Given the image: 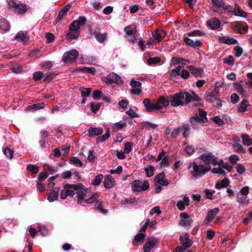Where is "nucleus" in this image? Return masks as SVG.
<instances>
[{"label":"nucleus","instance_id":"nucleus-1","mask_svg":"<svg viewBox=\"0 0 252 252\" xmlns=\"http://www.w3.org/2000/svg\"><path fill=\"white\" fill-rule=\"evenodd\" d=\"M89 189H86L81 184H69L63 186V189L61 191L60 198L65 199L68 196L73 197L75 194L77 195V203L81 204L84 197L88 196Z\"/></svg>","mask_w":252,"mask_h":252},{"label":"nucleus","instance_id":"nucleus-2","mask_svg":"<svg viewBox=\"0 0 252 252\" xmlns=\"http://www.w3.org/2000/svg\"><path fill=\"white\" fill-rule=\"evenodd\" d=\"M169 101L173 107L184 106L191 101H200V98L193 91L179 92L169 96Z\"/></svg>","mask_w":252,"mask_h":252},{"label":"nucleus","instance_id":"nucleus-3","mask_svg":"<svg viewBox=\"0 0 252 252\" xmlns=\"http://www.w3.org/2000/svg\"><path fill=\"white\" fill-rule=\"evenodd\" d=\"M87 19L85 16H80L78 19L73 21L69 28V32L66 35V39L68 41L76 39L80 33V29L81 26L84 25Z\"/></svg>","mask_w":252,"mask_h":252},{"label":"nucleus","instance_id":"nucleus-4","mask_svg":"<svg viewBox=\"0 0 252 252\" xmlns=\"http://www.w3.org/2000/svg\"><path fill=\"white\" fill-rule=\"evenodd\" d=\"M191 177L195 180L204 176L209 170L200 161H194L189 163L188 166Z\"/></svg>","mask_w":252,"mask_h":252},{"label":"nucleus","instance_id":"nucleus-5","mask_svg":"<svg viewBox=\"0 0 252 252\" xmlns=\"http://www.w3.org/2000/svg\"><path fill=\"white\" fill-rule=\"evenodd\" d=\"M199 161L205 166L208 170L211 169V165H217V158L211 152H206L199 157Z\"/></svg>","mask_w":252,"mask_h":252},{"label":"nucleus","instance_id":"nucleus-6","mask_svg":"<svg viewBox=\"0 0 252 252\" xmlns=\"http://www.w3.org/2000/svg\"><path fill=\"white\" fill-rule=\"evenodd\" d=\"M198 113L192 116L190 122L193 128H198V126L207 122V113L201 109H198Z\"/></svg>","mask_w":252,"mask_h":252},{"label":"nucleus","instance_id":"nucleus-7","mask_svg":"<svg viewBox=\"0 0 252 252\" xmlns=\"http://www.w3.org/2000/svg\"><path fill=\"white\" fill-rule=\"evenodd\" d=\"M183 66L178 65L175 68L172 69L169 73V75L172 78H178L180 76L183 79H187L190 76L188 70L183 69Z\"/></svg>","mask_w":252,"mask_h":252},{"label":"nucleus","instance_id":"nucleus-8","mask_svg":"<svg viewBox=\"0 0 252 252\" xmlns=\"http://www.w3.org/2000/svg\"><path fill=\"white\" fill-rule=\"evenodd\" d=\"M190 131V128L189 124L183 125L173 129L172 133V138H176L180 134H182L183 137L186 138L189 135Z\"/></svg>","mask_w":252,"mask_h":252},{"label":"nucleus","instance_id":"nucleus-9","mask_svg":"<svg viewBox=\"0 0 252 252\" xmlns=\"http://www.w3.org/2000/svg\"><path fill=\"white\" fill-rule=\"evenodd\" d=\"M10 8L16 13L22 15L27 10V6L26 4L17 2L14 0H9L8 2Z\"/></svg>","mask_w":252,"mask_h":252},{"label":"nucleus","instance_id":"nucleus-10","mask_svg":"<svg viewBox=\"0 0 252 252\" xmlns=\"http://www.w3.org/2000/svg\"><path fill=\"white\" fill-rule=\"evenodd\" d=\"M149 188V184L147 180L142 182L139 180H135L131 184V188L133 191H145Z\"/></svg>","mask_w":252,"mask_h":252},{"label":"nucleus","instance_id":"nucleus-11","mask_svg":"<svg viewBox=\"0 0 252 252\" xmlns=\"http://www.w3.org/2000/svg\"><path fill=\"white\" fill-rule=\"evenodd\" d=\"M124 32L126 34V38L130 42H134L136 38L134 35L136 32V28L134 25H130L124 29Z\"/></svg>","mask_w":252,"mask_h":252},{"label":"nucleus","instance_id":"nucleus-12","mask_svg":"<svg viewBox=\"0 0 252 252\" xmlns=\"http://www.w3.org/2000/svg\"><path fill=\"white\" fill-rule=\"evenodd\" d=\"M101 80L108 85L118 84L120 82H122L121 77L113 72L109 74L107 76L102 77Z\"/></svg>","mask_w":252,"mask_h":252},{"label":"nucleus","instance_id":"nucleus-13","mask_svg":"<svg viewBox=\"0 0 252 252\" xmlns=\"http://www.w3.org/2000/svg\"><path fill=\"white\" fill-rule=\"evenodd\" d=\"M79 53L75 49H72L65 52L63 56V60L65 63L73 62L78 56Z\"/></svg>","mask_w":252,"mask_h":252},{"label":"nucleus","instance_id":"nucleus-14","mask_svg":"<svg viewBox=\"0 0 252 252\" xmlns=\"http://www.w3.org/2000/svg\"><path fill=\"white\" fill-rule=\"evenodd\" d=\"M130 85L131 86V94L136 95H139L142 93L141 89V83L139 81H135L134 80H131L130 82Z\"/></svg>","mask_w":252,"mask_h":252},{"label":"nucleus","instance_id":"nucleus-15","mask_svg":"<svg viewBox=\"0 0 252 252\" xmlns=\"http://www.w3.org/2000/svg\"><path fill=\"white\" fill-rule=\"evenodd\" d=\"M158 244V240L154 237L148 238L143 247L144 252H150Z\"/></svg>","mask_w":252,"mask_h":252},{"label":"nucleus","instance_id":"nucleus-16","mask_svg":"<svg viewBox=\"0 0 252 252\" xmlns=\"http://www.w3.org/2000/svg\"><path fill=\"white\" fill-rule=\"evenodd\" d=\"M233 30L240 33H244L248 31V26L245 22H237L233 25Z\"/></svg>","mask_w":252,"mask_h":252},{"label":"nucleus","instance_id":"nucleus-17","mask_svg":"<svg viewBox=\"0 0 252 252\" xmlns=\"http://www.w3.org/2000/svg\"><path fill=\"white\" fill-rule=\"evenodd\" d=\"M180 221L179 224L182 226H190L192 222V219L186 212H183L180 214Z\"/></svg>","mask_w":252,"mask_h":252},{"label":"nucleus","instance_id":"nucleus-18","mask_svg":"<svg viewBox=\"0 0 252 252\" xmlns=\"http://www.w3.org/2000/svg\"><path fill=\"white\" fill-rule=\"evenodd\" d=\"M219 212V208H215L208 211L207 217L204 220V224L208 225V223L212 222L215 216Z\"/></svg>","mask_w":252,"mask_h":252},{"label":"nucleus","instance_id":"nucleus-19","mask_svg":"<svg viewBox=\"0 0 252 252\" xmlns=\"http://www.w3.org/2000/svg\"><path fill=\"white\" fill-rule=\"evenodd\" d=\"M155 183L165 187L168 186V182L165 179V175L164 173L161 172L158 174L154 179Z\"/></svg>","mask_w":252,"mask_h":252},{"label":"nucleus","instance_id":"nucleus-20","mask_svg":"<svg viewBox=\"0 0 252 252\" xmlns=\"http://www.w3.org/2000/svg\"><path fill=\"white\" fill-rule=\"evenodd\" d=\"M180 241L181 245L187 249L190 247L192 244V242L189 239L187 233H183L180 236Z\"/></svg>","mask_w":252,"mask_h":252},{"label":"nucleus","instance_id":"nucleus-21","mask_svg":"<svg viewBox=\"0 0 252 252\" xmlns=\"http://www.w3.org/2000/svg\"><path fill=\"white\" fill-rule=\"evenodd\" d=\"M170 103L169 96L166 99L164 97H160L158 100L156 102L157 109L159 110L162 108L168 107Z\"/></svg>","mask_w":252,"mask_h":252},{"label":"nucleus","instance_id":"nucleus-22","mask_svg":"<svg viewBox=\"0 0 252 252\" xmlns=\"http://www.w3.org/2000/svg\"><path fill=\"white\" fill-rule=\"evenodd\" d=\"M187 68L189 69L191 74L195 77H201L204 74L203 69L200 68H198L193 65L187 66Z\"/></svg>","mask_w":252,"mask_h":252},{"label":"nucleus","instance_id":"nucleus-23","mask_svg":"<svg viewBox=\"0 0 252 252\" xmlns=\"http://www.w3.org/2000/svg\"><path fill=\"white\" fill-rule=\"evenodd\" d=\"M189 204V199L187 195H184L183 200H179L177 202V207L180 211H183L185 209L186 206Z\"/></svg>","mask_w":252,"mask_h":252},{"label":"nucleus","instance_id":"nucleus-24","mask_svg":"<svg viewBox=\"0 0 252 252\" xmlns=\"http://www.w3.org/2000/svg\"><path fill=\"white\" fill-rule=\"evenodd\" d=\"M166 32L162 30H157L152 33L154 39L157 42H160L162 38L165 36Z\"/></svg>","mask_w":252,"mask_h":252},{"label":"nucleus","instance_id":"nucleus-25","mask_svg":"<svg viewBox=\"0 0 252 252\" xmlns=\"http://www.w3.org/2000/svg\"><path fill=\"white\" fill-rule=\"evenodd\" d=\"M143 103L147 111L149 112H151L158 110L157 109L156 102L152 103L150 101V100L149 99H145L143 101Z\"/></svg>","mask_w":252,"mask_h":252},{"label":"nucleus","instance_id":"nucleus-26","mask_svg":"<svg viewBox=\"0 0 252 252\" xmlns=\"http://www.w3.org/2000/svg\"><path fill=\"white\" fill-rule=\"evenodd\" d=\"M172 64L177 65L178 64H181L183 68L184 66L190 63V61L188 60H186L182 58L179 57H173L172 58L171 61Z\"/></svg>","mask_w":252,"mask_h":252},{"label":"nucleus","instance_id":"nucleus-27","mask_svg":"<svg viewBox=\"0 0 252 252\" xmlns=\"http://www.w3.org/2000/svg\"><path fill=\"white\" fill-rule=\"evenodd\" d=\"M90 191L89 190V193L88 194L89 195L87 197H84L83 198V201L88 204H92L94 203H96L98 200V194L97 193H94L90 197Z\"/></svg>","mask_w":252,"mask_h":252},{"label":"nucleus","instance_id":"nucleus-28","mask_svg":"<svg viewBox=\"0 0 252 252\" xmlns=\"http://www.w3.org/2000/svg\"><path fill=\"white\" fill-rule=\"evenodd\" d=\"M220 42L228 45H233L238 43V41L232 37L225 36H221L219 37Z\"/></svg>","mask_w":252,"mask_h":252},{"label":"nucleus","instance_id":"nucleus-29","mask_svg":"<svg viewBox=\"0 0 252 252\" xmlns=\"http://www.w3.org/2000/svg\"><path fill=\"white\" fill-rule=\"evenodd\" d=\"M90 33L91 35H94L95 38L99 43L104 42L107 36V34L106 32L103 33L98 32L95 34L92 29L90 30Z\"/></svg>","mask_w":252,"mask_h":252},{"label":"nucleus","instance_id":"nucleus-30","mask_svg":"<svg viewBox=\"0 0 252 252\" xmlns=\"http://www.w3.org/2000/svg\"><path fill=\"white\" fill-rule=\"evenodd\" d=\"M157 161H160V166L166 167L168 165V160L167 156H165V154L164 152L160 153L157 159Z\"/></svg>","mask_w":252,"mask_h":252},{"label":"nucleus","instance_id":"nucleus-31","mask_svg":"<svg viewBox=\"0 0 252 252\" xmlns=\"http://www.w3.org/2000/svg\"><path fill=\"white\" fill-rule=\"evenodd\" d=\"M88 132L89 136L91 137H93L102 134L103 133V129L101 127H90L88 129Z\"/></svg>","mask_w":252,"mask_h":252},{"label":"nucleus","instance_id":"nucleus-32","mask_svg":"<svg viewBox=\"0 0 252 252\" xmlns=\"http://www.w3.org/2000/svg\"><path fill=\"white\" fill-rule=\"evenodd\" d=\"M184 41L187 45L195 48L200 47L202 44L199 40H196L195 41H194L188 37L184 38Z\"/></svg>","mask_w":252,"mask_h":252},{"label":"nucleus","instance_id":"nucleus-33","mask_svg":"<svg viewBox=\"0 0 252 252\" xmlns=\"http://www.w3.org/2000/svg\"><path fill=\"white\" fill-rule=\"evenodd\" d=\"M114 185V179L112 177L108 175L105 177L104 180V186L107 189H111L113 187Z\"/></svg>","mask_w":252,"mask_h":252},{"label":"nucleus","instance_id":"nucleus-34","mask_svg":"<svg viewBox=\"0 0 252 252\" xmlns=\"http://www.w3.org/2000/svg\"><path fill=\"white\" fill-rule=\"evenodd\" d=\"M250 104L246 100H243L238 106V110L239 112L244 113L248 111Z\"/></svg>","mask_w":252,"mask_h":252},{"label":"nucleus","instance_id":"nucleus-35","mask_svg":"<svg viewBox=\"0 0 252 252\" xmlns=\"http://www.w3.org/2000/svg\"><path fill=\"white\" fill-rule=\"evenodd\" d=\"M59 190V188L56 187L53 188L52 192L48 196V200L49 202H52L58 199Z\"/></svg>","mask_w":252,"mask_h":252},{"label":"nucleus","instance_id":"nucleus-36","mask_svg":"<svg viewBox=\"0 0 252 252\" xmlns=\"http://www.w3.org/2000/svg\"><path fill=\"white\" fill-rule=\"evenodd\" d=\"M207 23L208 26H209L212 30L217 29L220 27V21L215 18L211 19L208 21Z\"/></svg>","mask_w":252,"mask_h":252},{"label":"nucleus","instance_id":"nucleus-37","mask_svg":"<svg viewBox=\"0 0 252 252\" xmlns=\"http://www.w3.org/2000/svg\"><path fill=\"white\" fill-rule=\"evenodd\" d=\"M10 28V23L4 19H0V29L4 32H7Z\"/></svg>","mask_w":252,"mask_h":252},{"label":"nucleus","instance_id":"nucleus-38","mask_svg":"<svg viewBox=\"0 0 252 252\" xmlns=\"http://www.w3.org/2000/svg\"><path fill=\"white\" fill-rule=\"evenodd\" d=\"M233 12L234 15L236 16H239L243 18H246L247 16V14L243 10L241 9L239 6L237 5H236L234 9Z\"/></svg>","mask_w":252,"mask_h":252},{"label":"nucleus","instance_id":"nucleus-39","mask_svg":"<svg viewBox=\"0 0 252 252\" xmlns=\"http://www.w3.org/2000/svg\"><path fill=\"white\" fill-rule=\"evenodd\" d=\"M229 184V180L227 178H224L222 180L218 182L215 185V187L218 189H221L226 188Z\"/></svg>","mask_w":252,"mask_h":252},{"label":"nucleus","instance_id":"nucleus-40","mask_svg":"<svg viewBox=\"0 0 252 252\" xmlns=\"http://www.w3.org/2000/svg\"><path fill=\"white\" fill-rule=\"evenodd\" d=\"M14 39L19 41L27 42L28 41V38L26 35L23 31L18 32L17 34L14 36Z\"/></svg>","mask_w":252,"mask_h":252},{"label":"nucleus","instance_id":"nucleus-41","mask_svg":"<svg viewBox=\"0 0 252 252\" xmlns=\"http://www.w3.org/2000/svg\"><path fill=\"white\" fill-rule=\"evenodd\" d=\"M242 142L244 145L250 146L252 145V139L247 134H243L241 136Z\"/></svg>","mask_w":252,"mask_h":252},{"label":"nucleus","instance_id":"nucleus-42","mask_svg":"<svg viewBox=\"0 0 252 252\" xmlns=\"http://www.w3.org/2000/svg\"><path fill=\"white\" fill-rule=\"evenodd\" d=\"M211 1L214 4L215 11H217L223 6L224 2L223 0H211Z\"/></svg>","mask_w":252,"mask_h":252},{"label":"nucleus","instance_id":"nucleus-43","mask_svg":"<svg viewBox=\"0 0 252 252\" xmlns=\"http://www.w3.org/2000/svg\"><path fill=\"white\" fill-rule=\"evenodd\" d=\"M110 136V130L109 128H108L107 129V131L105 134L104 135H101L99 137H98L96 140L97 143H102L105 141L106 139H107L108 138H109Z\"/></svg>","mask_w":252,"mask_h":252},{"label":"nucleus","instance_id":"nucleus-44","mask_svg":"<svg viewBox=\"0 0 252 252\" xmlns=\"http://www.w3.org/2000/svg\"><path fill=\"white\" fill-rule=\"evenodd\" d=\"M45 106V103L43 102L42 103H38L36 104H34L32 105L29 106L27 107L28 109H32L33 111H35L37 110H39L42 109Z\"/></svg>","mask_w":252,"mask_h":252},{"label":"nucleus","instance_id":"nucleus-45","mask_svg":"<svg viewBox=\"0 0 252 252\" xmlns=\"http://www.w3.org/2000/svg\"><path fill=\"white\" fill-rule=\"evenodd\" d=\"M144 170L147 177H151L155 173L154 167L151 165H148L144 168Z\"/></svg>","mask_w":252,"mask_h":252},{"label":"nucleus","instance_id":"nucleus-46","mask_svg":"<svg viewBox=\"0 0 252 252\" xmlns=\"http://www.w3.org/2000/svg\"><path fill=\"white\" fill-rule=\"evenodd\" d=\"M234 87L237 92H238L242 96H244L245 95V91L243 86L240 83H235L234 84Z\"/></svg>","mask_w":252,"mask_h":252},{"label":"nucleus","instance_id":"nucleus-47","mask_svg":"<svg viewBox=\"0 0 252 252\" xmlns=\"http://www.w3.org/2000/svg\"><path fill=\"white\" fill-rule=\"evenodd\" d=\"M85 157L87 158V160L89 161L93 162L96 158L94 152L92 151H87L85 152Z\"/></svg>","mask_w":252,"mask_h":252},{"label":"nucleus","instance_id":"nucleus-48","mask_svg":"<svg viewBox=\"0 0 252 252\" xmlns=\"http://www.w3.org/2000/svg\"><path fill=\"white\" fill-rule=\"evenodd\" d=\"M103 178V176L102 174H98L95 176V178L92 180V185L94 186H98L100 184Z\"/></svg>","mask_w":252,"mask_h":252},{"label":"nucleus","instance_id":"nucleus-49","mask_svg":"<svg viewBox=\"0 0 252 252\" xmlns=\"http://www.w3.org/2000/svg\"><path fill=\"white\" fill-rule=\"evenodd\" d=\"M160 61V58L158 57L150 58L147 60V63L149 65L156 64Z\"/></svg>","mask_w":252,"mask_h":252},{"label":"nucleus","instance_id":"nucleus-50","mask_svg":"<svg viewBox=\"0 0 252 252\" xmlns=\"http://www.w3.org/2000/svg\"><path fill=\"white\" fill-rule=\"evenodd\" d=\"M126 125V123L125 122H124L122 121H120L114 124V126L113 127V128L114 130L117 131L122 129V128L125 126Z\"/></svg>","mask_w":252,"mask_h":252},{"label":"nucleus","instance_id":"nucleus-51","mask_svg":"<svg viewBox=\"0 0 252 252\" xmlns=\"http://www.w3.org/2000/svg\"><path fill=\"white\" fill-rule=\"evenodd\" d=\"M236 199L240 204H248L249 202L247 196H240L239 194L237 195Z\"/></svg>","mask_w":252,"mask_h":252},{"label":"nucleus","instance_id":"nucleus-52","mask_svg":"<svg viewBox=\"0 0 252 252\" xmlns=\"http://www.w3.org/2000/svg\"><path fill=\"white\" fill-rule=\"evenodd\" d=\"M96 208L101 213L106 214L107 211L103 208L102 202L98 200L96 203Z\"/></svg>","mask_w":252,"mask_h":252},{"label":"nucleus","instance_id":"nucleus-53","mask_svg":"<svg viewBox=\"0 0 252 252\" xmlns=\"http://www.w3.org/2000/svg\"><path fill=\"white\" fill-rule=\"evenodd\" d=\"M81 71L83 72H87L93 75L96 72L95 68L94 67H83L81 69Z\"/></svg>","mask_w":252,"mask_h":252},{"label":"nucleus","instance_id":"nucleus-54","mask_svg":"<svg viewBox=\"0 0 252 252\" xmlns=\"http://www.w3.org/2000/svg\"><path fill=\"white\" fill-rule=\"evenodd\" d=\"M233 148L235 152L239 153H244L245 150L242 146L238 143H236L233 145Z\"/></svg>","mask_w":252,"mask_h":252},{"label":"nucleus","instance_id":"nucleus-55","mask_svg":"<svg viewBox=\"0 0 252 252\" xmlns=\"http://www.w3.org/2000/svg\"><path fill=\"white\" fill-rule=\"evenodd\" d=\"M80 91L82 97H87L90 94L91 90L90 88H81Z\"/></svg>","mask_w":252,"mask_h":252},{"label":"nucleus","instance_id":"nucleus-56","mask_svg":"<svg viewBox=\"0 0 252 252\" xmlns=\"http://www.w3.org/2000/svg\"><path fill=\"white\" fill-rule=\"evenodd\" d=\"M3 153L4 155L9 158L10 159L12 158L13 157V152L11 151L9 148L5 147L3 151Z\"/></svg>","mask_w":252,"mask_h":252},{"label":"nucleus","instance_id":"nucleus-57","mask_svg":"<svg viewBox=\"0 0 252 252\" xmlns=\"http://www.w3.org/2000/svg\"><path fill=\"white\" fill-rule=\"evenodd\" d=\"M27 168L32 173H37L39 171L38 167L36 165L30 164L28 166Z\"/></svg>","mask_w":252,"mask_h":252},{"label":"nucleus","instance_id":"nucleus-58","mask_svg":"<svg viewBox=\"0 0 252 252\" xmlns=\"http://www.w3.org/2000/svg\"><path fill=\"white\" fill-rule=\"evenodd\" d=\"M234 50L235 52V56L237 58L240 57L243 53V49L239 46H236L234 47Z\"/></svg>","mask_w":252,"mask_h":252},{"label":"nucleus","instance_id":"nucleus-59","mask_svg":"<svg viewBox=\"0 0 252 252\" xmlns=\"http://www.w3.org/2000/svg\"><path fill=\"white\" fill-rule=\"evenodd\" d=\"M224 63L229 65H233L234 63V60L233 56L230 55L227 58H224Z\"/></svg>","mask_w":252,"mask_h":252},{"label":"nucleus","instance_id":"nucleus-60","mask_svg":"<svg viewBox=\"0 0 252 252\" xmlns=\"http://www.w3.org/2000/svg\"><path fill=\"white\" fill-rule=\"evenodd\" d=\"M123 167L122 166H118L116 169H112L110 170L111 174H120L122 172Z\"/></svg>","mask_w":252,"mask_h":252},{"label":"nucleus","instance_id":"nucleus-61","mask_svg":"<svg viewBox=\"0 0 252 252\" xmlns=\"http://www.w3.org/2000/svg\"><path fill=\"white\" fill-rule=\"evenodd\" d=\"M239 159V157L236 155H232L229 158V161L233 164H235Z\"/></svg>","mask_w":252,"mask_h":252},{"label":"nucleus","instance_id":"nucleus-62","mask_svg":"<svg viewBox=\"0 0 252 252\" xmlns=\"http://www.w3.org/2000/svg\"><path fill=\"white\" fill-rule=\"evenodd\" d=\"M43 73L41 71L35 72L33 74V77L35 80H39L43 77Z\"/></svg>","mask_w":252,"mask_h":252},{"label":"nucleus","instance_id":"nucleus-63","mask_svg":"<svg viewBox=\"0 0 252 252\" xmlns=\"http://www.w3.org/2000/svg\"><path fill=\"white\" fill-rule=\"evenodd\" d=\"M145 238V234L143 233H138L135 236V240L137 242H141Z\"/></svg>","mask_w":252,"mask_h":252},{"label":"nucleus","instance_id":"nucleus-64","mask_svg":"<svg viewBox=\"0 0 252 252\" xmlns=\"http://www.w3.org/2000/svg\"><path fill=\"white\" fill-rule=\"evenodd\" d=\"M214 123L219 126H222L224 124L223 120L219 116H215L212 118Z\"/></svg>","mask_w":252,"mask_h":252}]
</instances>
